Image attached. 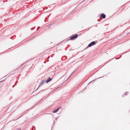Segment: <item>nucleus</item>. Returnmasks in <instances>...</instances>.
<instances>
[{
	"instance_id": "obj_3",
	"label": "nucleus",
	"mask_w": 130,
	"mask_h": 130,
	"mask_svg": "<svg viewBox=\"0 0 130 130\" xmlns=\"http://www.w3.org/2000/svg\"><path fill=\"white\" fill-rule=\"evenodd\" d=\"M101 17L103 19H104L105 18L106 15L102 13L101 14Z\"/></svg>"
},
{
	"instance_id": "obj_4",
	"label": "nucleus",
	"mask_w": 130,
	"mask_h": 130,
	"mask_svg": "<svg viewBox=\"0 0 130 130\" xmlns=\"http://www.w3.org/2000/svg\"><path fill=\"white\" fill-rule=\"evenodd\" d=\"M60 108V107H59V108H57V109L54 110L53 112L54 113H56V112H57L58 111V110H59V109Z\"/></svg>"
},
{
	"instance_id": "obj_7",
	"label": "nucleus",
	"mask_w": 130,
	"mask_h": 130,
	"mask_svg": "<svg viewBox=\"0 0 130 130\" xmlns=\"http://www.w3.org/2000/svg\"><path fill=\"white\" fill-rule=\"evenodd\" d=\"M18 130H21V129H18Z\"/></svg>"
},
{
	"instance_id": "obj_2",
	"label": "nucleus",
	"mask_w": 130,
	"mask_h": 130,
	"mask_svg": "<svg viewBox=\"0 0 130 130\" xmlns=\"http://www.w3.org/2000/svg\"><path fill=\"white\" fill-rule=\"evenodd\" d=\"M95 43L94 41H93L91 42L88 46V47H90L91 46L95 44Z\"/></svg>"
},
{
	"instance_id": "obj_1",
	"label": "nucleus",
	"mask_w": 130,
	"mask_h": 130,
	"mask_svg": "<svg viewBox=\"0 0 130 130\" xmlns=\"http://www.w3.org/2000/svg\"><path fill=\"white\" fill-rule=\"evenodd\" d=\"M78 35L77 34H76L74 35H73L71 36L70 37V39L71 40H73L76 38L78 37Z\"/></svg>"
},
{
	"instance_id": "obj_6",
	"label": "nucleus",
	"mask_w": 130,
	"mask_h": 130,
	"mask_svg": "<svg viewBox=\"0 0 130 130\" xmlns=\"http://www.w3.org/2000/svg\"><path fill=\"white\" fill-rule=\"evenodd\" d=\"M2 82V81H1L0 82V84H1V83Z\"/></svg>"
},
{
	"instance_id": "obj_5",
	"label": "nucleus",
	"mask_w": 130,
	"mask_h": 130,
	"mask_svg": "<svg viewBox=\"0 0 130 130\" xmlns=\"http://www.w3.org/2000/svg\"><path fill=\"white\" fill-rule=\"evenodd\" d=\"M51 80L52 79L51 78H49L47 80V81L46 82V83H47L51 81Z\"/></svg>"
}]
</instances>
